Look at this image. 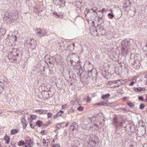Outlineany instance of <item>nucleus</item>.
<instances>
[{
    "label": "nucleus",
    "mask_w": 147,
    "mask_h": 147,
    "mask_svg": "<svg viewBox=\"0 0 147 147\" xmlns=\"http://www.w3.org/2000/svg\"><path fill=\"white\" fill-rule=\"evenodd\" d=\"M20 52L16 48H13L12 49L7 55L8 58L10 62L15 63L21 61V57L19 56Z\"/></svg>",
    "instance_id": "obj_1"
},
{
    "label": "nucleus",
    "mask_w": 147,
    "mask_h": 147,
    "mask_svg": "<svg viewBox=\"0 0 147 147\" xmlns=\"http://www.w3.org/2000/svg\"><path fill=\"white\" fill-rule=\"evenodd\" d=\"M113 123L114 125L117 127H119L121 128L124 127L125 128L127 127L125 121L123 120L121 117H115L113 118Z\"/></svg>",
    "instance_id": "obj_2"
},
{
    "label": "nucleus",
    "mask_w": 147,
    "mask_h": 147,
    "mask_svg": "<svg viewBox=\"0 0 147 147\" xmlns=\"http://www.w3.org/2000/svg\"><path fill=\"white\" fill-rule=\"evenodd\" d=\"M18 18L17 14L15 17H13L11 13L7 11L4 12V16L3 17V20L7 24H10L14 22Z\"/></svg>",
    "instance_id": "obj_3"
},
{
    "label": "nucleus",
    "mask_w": 147,
    "mask_h": 147,
    "mask_svg": "<svg viewBox=\"0 0 147 147\" xmlns=\"http://www.w3.org/2000/svg\"><path fill=\"white\" fill-rule=\"evenodd\" d=\"M35 32L36 35L40 37H42L46 35L48 36L47 31L44 29L36 28L35 30Z\"/></svg>",
    "instance_id": "obj_4"
},
{
    "label": "nucleus",
    "mask_w": 147,
    "mask_h": 147,
    "mask_svg": "<svg viewBox=\"0 0 147 147\" xmlns=\"http://www.w3.org/2000/svg\"><path fill=\"white\" fill-rule=\"evenodd\" d=\"M121 44V51L122 53H127L129 49L130 46L128 44V42L127 41H123L122 42Z\"/></svg>",
    "instance_id": "obj_5"
},
{
    "label": "nucleus",
    "mask_w": 147,
    "mask_h": 147,
    "mask_svg": "<svg viewBox=\"0 0 147 147\" xmlns=\"http://www.w3.org/2000/svg\"><path fill=\"white\" fill-rule=\"evenodd\" d=\"M45 62L47 63H49L50 64L53 65V58L49 55H47L45 57Z\"/></svg>",
    "instance_id": "obj_6"
},
{
    "label": "nucleus",
    "mask_w": 147,
    "mask_h": 147,
    "mask_svg": "<svg viewBox=\"0 0 147 147\" xmlns=\"http://www.w3.org/2000/svg\"><path fill=\"white\" fill-rule=\"evenodd\" d=\"M120 80H118L115 81H113L109 82V84H115L116 85L114 86L115 87H117L120 86L122 84Z\"/></svg>",
    "instance_id": "obj_7"
},
{
    "label": "nucleus",
    "mask_w": 147,
    "mask_h": 147,
    "mask_svg": "<svg viewBox=\"0 0 147 147\" xmlns=\"http://www.w3.org/2000/svg\"><path fill=\"white\" fill-rule=\"evenodd\" d=\"M127 126L129 128L128 130L131 132L133 131L135 129V126L132 121H130L129 124L127 125Z\"/></svg>",
    "instance_id": "obj_8"
},
{
    "label": "nucleus",
    "mask_w": 147,
    "mask_h": 147,
    "mask_svg": "<svg viewBox=\"0 0 147 147\" xmlns=\"http://www.w3.org/2000/svg\"><path fill=\"white\" fill-rule=\"evenodd\" d=\"M33 145V142L30 139L26 140L25 145L23 147H32Z\"/></svg>",
    "instance_id": "obj_9"
},
{
    "label": "nucleus",
    "mask_w": 147,
    "mask_h": 147,
    "mask_svg": "<svg viewBox=\"0 0 147 147\" xmlns=\"http://www.w3.org/2000/svg\"><path fill=\"white\" fill-rule=\"evenodd\" d=\"M76 69L75 72L76 73L77 75L78 76H79L80 78H81V75L82 74H80V65H75L74 66Z\"/></svg>",
    "instance_id": "obj_10"
},
{
    "label": "nucleus",
    "mask_w": 147,
    "mask_h": 147,
    "mask_svg": "<svg viewBox=\"0 0 147 147\" xmlns=\"http://www.w3.org/2000/svg\"><path fill=\"white\" fill-rule=\"evenodd\" d=\"M90 33L93 35H97V29L94 27L91 28L90 29Z\"/></svg>",
    "instance_id": "obj_11"
},
{
    "label": "nucleus",
    "mask_w": 147,
    "mask_h": 147,
    "mask_svg": "<svg viewBox=\"0 0 147 147\" xmlns=\"http://www.w3.org/2000/svg\"><path fill=\"white\" fill-rule=\"evenodd\" d=\"M63 0H53V2L54 4L57 5L61 6L62 5V3Z\"/></svg>",
    "instance_id": "obj_12"
},
{
    "label": "nucleus",
    "mask_w": 147,
    "mask_h": 147,
    "mask_svg": "<svg viewBox=\"0 0 147 147\" xmlns=\"http://www.w3.org/2000/svg\"><path fill=\"white\" fill-rule=\"evenodd\" d=\"M42 142L43 144V146H44L47 147L48 146V144H49V140L48 139L46 140L43 139L42 140Z\"/></svg>",
    "instance_id": "obj_13"
},
{
    "label": "nucleus",
    "mask_w": 147,
    "mask_h": 147,
    "mask_svg": "<svg viewBox=\"0 0 147 147\" xmlns=\"http://www.w3.org/2000/svg\"><path fill=\"white\" fill-rule=\"evenodd\" d=\"M131 3L129 0H127L125 1V3L123 4V6L124 8L126 9L130 5Z\"/></svg>",
    "instance_id": "obj_14"
},
{
    "label": "nucleus",
    "mask_w": 147,
    "mask_h": 147,
    "mask_svg": "<svg viewBox=\"0 0 147 147\" xmlns=\"http://www.w3.org/2000/svg\"><path fill=\"white\" fill-rule=\"evenodd\" d=\"M99 31L100 33L102 35H104L105 33V30L104 29L103 26H100L99 27Z\"/></svg>",
    "instance_id": "obj_15"
},
{
    "label": "nucleus",
    "mask_w": 147,
    "mask_h": 147,
    "mask_svg": "<svg viewBox=\"0 0 147 147\" xmlns=\"http://www.w3.org/2000/svg\"><path fill=\"white\" fill-rule=\"evenodd\" d=\"M6 33L5 30L3 28H0V40H1V37L2 35H4Z\"/></svg>",
    "instance_id": "obj_16"
},
{
    "label": "nucleus",
    "mask_w": 147,
    "mask_h": 147,
    "mask_svg": "<svg viewBox=\"0 0 147 147\" xmlns=\"http://www.w3.org/2000/svg\"><path fill=\"white\" fill-rule=\"evenodd\" d=\"M4 139L5 142V143L7 144H8L10 140V137L9 136H7L6 135L4 137Z\"/></svg>",
    "instance_id": "obj_17"
},
{
    "label": "nucleus",
    "mask_w": 147,
    "mask_h": 147,
    "mask_svg": "<svg viewBox=\"0 0 147 147\" xmlns=\"http://www.w3.org/2000/svg\"><path fill=\"white\" fill-rule=\"evenodd\" d=\"M19 131V130L17 129H12L11 131V135H14L17 133Z\"/></svg>",
    "instance_id": "obj_18"
},
{
    "label": "nucleus",
    "mask_w": 147,
    "mask_h": 147,
    "mask_svg": "<svg viewBox=\"0 0 147 147\" xmlns=\"http://www.w3.org/2000/svg\"><path fill=\"white\" fill-rule=\"evenodd\" d=\"M145 90L144 88L141 87H137L135 88V91L136 92H140L142 91H144Z\"/></svg>",
    "instance_id": "obj_19"
},
{
    "label": "nucleus",
    "mask_w": 147,
    "mask_h": 147,
    "mask_svg": "<svg viewBox=\"0 0 147 147\" xmlns=\"http://www.w3.org/2000/svg\"><path fill=\"white\" fill-rule=\"evenodd\" d=\"M74 57H75V59L76 60L74 62L76 63H78L80 60L79 57L76 54L74 53Z\"/></svg>",
    "instance_id": "obj_20"
},
{
    "label": "nucleus",
    "mask_w": 147,
    "mask_h": 147,
    "mask_svg": "<svg viewBox=\"0 0 147 147\" xmlns=\"http://www.w3.org/2000/svg\"><path fill=\"white\" fill-rule=\"evenodd\" d=\"M110 96L109 94H107L105 95H103L102 96V98L103 99H106Z\"/></svg>",
    "instance_id": "obj_21"
},
{
    "label": "nucleus",
    "mask_w": 147,
    "mask_h": 147,
    "mask_svg": "<svg viewBox=\"0 0 147 147\" xmlns=\"http://www.w3.org/2000/svg\"><path fill=\"white\" fill-rule=\"evenodd\" d=\"M11 41H12L13 43L15 42L17 40V37L16 36H11Z\"/></svg>",
    "instance_id": "obj_22"
},
{
    "label": "nucleus",
    "mask_w": 147,
    "mask_h": 147,
    "mask_svg": "<svg viewBox=\"0 0 147 147\" xmlns=\"http://www.w3.org/2000/svg\"><path fill=\"white\" fill-rule=\"evenodd\" d=\"M36 125L38 127H40L42 124V122L39 120L37 121L36 123Z\"/></svg>",
    "instance_id": "obj_23"
},
{
    "label": "nucleus",
    "mask_w": 147,
    "mask_h": 147,
    "mask_svg": "<svg viewBox=\"0 0 147 147\" xmlns=\"http://www.w3.org/2000/svg\"><path fill=\"white\" fill-rule=\"evenodd\" d=\"M18 145L19 146H24L25 143L22 140L20 141L18 143Z\"/></svg>",
    "instance_id": "obj_24"
},
{
    "label": "nucleus",
    "mask_w": 147,
    "mask_h": 147,
    "mask_svg": "<svg viewBox=\"0 0 147 147\" xmlns=\"http://www.w3.org/2000/svg\"><path fill=\"white\" fill-rule=\"evenodd\" d=\"M61 127H63L65 126H67L69 125V123L67 122H63L61 123Z\"/></svg>",
    "instance_id": "obj_25"
},
{
    "label": "nucleus",
    "mask_w": 147,
    "mask_h": 147,
    "mask_svg": "<svg viewBox=\"0 0 147 147\" xmlns=\"http://www.w3.org/2000/svg\"><path fill=\"white\" fill-rule=\"evenodd\" d=\"M138 123L140 126L144 127L145 126V123L142 121L140 120L139 121Z\"/></svg>",
    "instance_id": "obj_26"
},
{
    "label": "nucleus",
    "mask_w": 147,
    "mask_h": 147,
    "mask_svg": "<svg viewBox=\"0 0 147 147\" xmlns=\"http://www.w3.org/2000/svg\"><path fill=\"white\" fill-rule=\"evenodd\" d=\"M61 56L57 55L55 57L56 61H61Z\"/></svg>",
    "instance_id": "obj_27"
},
{
    "label": "nucleus",
    "mask_w": 147,
    "mask_h": 147,
    "mask_svg": "<svg viewBox=\"0 0 147 147\" xmlns=\"http://www.w3.org/2000/svg\"><path fill=\"white\" fill-rule=\"evenodd\" d=\"M37 117V116L35 115H31L30 116V119L31 120H33L36 119Z\"/></svg>",
    "instance_id": "obj_28"
},
{
    "label": "nucleus",
    "mask_w": 147,
    "mask_h": 147,
    "mask_svg": "<svg viewBox=\"0 0 147 147\" xmlns=\"http://www.w3.org/2000/svg\"><path fill=\"white\" fill-rule=\"evenodd\" d=\"M117 13H119V15L117 16V18H120L122 16V12L121 9L118 10L117 12Z\"/></svg>",
    "instance_id": "obj_29"
},
{
    "label": "nucleus",
    "mask_w": 147,
    "mask_h": 147,
    "mask_svg": "<svg viewBox=\"0 0 147 147\" xmlns=\"http://www.w3.org/2000/svg\"><path fill=\"white\" fill-rule=\"evenodd\" d=\"M34 11L36 13H38L40 11L36 7H34Z\"/></svg>",
    "instance_id": "obj_30"
},
{
    "label": "nucleus",
    "mask_w": 147,
    "mask_h": 147,
    "mask_svg": "<svg viewBox=\"0 0 147 147\" xmlns=\"http://www.w3.org/2000/svg\"><path fill=\"white\" fill-rule=\"evenodd\" d=\"M108 16L110 19H112L114 17V15L111 13H110L108 14Z\"/></svg>",
    "instance_id": "obj_31"
},
{
    "label": "nucleus",
    "mask_w": 147,
    "mask_h": 147,
    "mask_svg": "<svg viewBox=\"0 0 147 147\" xmlns=\"http://www.w3.org/2000/svg\"><path fill=\"white\" fill-rule=\"evenodd\" d=\"M31 47L33 50H34L36 48V44H33L31 42L30 43Z\"/></svg>",
    "instance_id": "obj_32"
},
{
    "label": "nucleus",
    "mask_w": 147,
    "mask_h": 147,
    "mask_svg": "<svg viewBox=\"0 0 147 147\" xmlns=\"http://www.w3.org/2000/svg\"><path fill=\"white\" fill-rule=\"evenodd\" d=\"M53 13L54 15L56 16L57 17L60 18L61 17L60 14L59 13H57L56 12H53Z\"/></svg>",
    "instance_id": "obj_33"
},
{
    "label": "nucleus",
    "mask_w": 147,
    "mask_h": 147,
    "mask_svg": "<svg viewBox=\"0 0 147 147\" xmlns=\"http://www.w3.org/2000/svg\"><path fill=\"white\" fill-rule=\"evenodd\" d=\"M67 60H68L70 62L71 65H73V60H71V59L70 58V57H68L67 58Z\"/></svg>",
    "instance_id": "obj_34"
},
{
    "label": "nucleus",
    "mask_w": 147,
    "mask_h": 147,
    "mask_svg": "<svg viewBox=\"0 0 147 147\" xmlns=\"http://www.w3.org/2000/svg\"><path fill=\"white\" fill-rule=\"evenodd\" d=\"M102 105H106L108 104V100L106 101L105 102H101Z\"/></svg>",
    "instance_id": "obj_35"
},
{
    "label": "nucleus",
    "mask_w": 147,
    "mask_h": 147,
    "mask_svg": "<svg viewBox=\"0 0 147 147\" xmlns=\"http://www.w3.org/2000/svg\"><path fill=\"white\" fill-rule=\"evenodd\" d=\"M77 109L79 111H82L84 109V108L83 107L80 106L77 108Z\"/></svg>",
    "instance_id": "obj_36"
},
{
    "label": "nucleus",
    "mask_w": 147,
    "mask_h": 147,
    "mask_svg": "<svg viewBox=\"0 0 147 147\" xmlns=\"http://www.w3.org/2000/svg\"><path fill=\"white\" fill-rule=\"evenodd\" d=\"M128 105L130 107H133L135 105L134 104L132 103L131 102H129L127 103Z\"/></svg>",
    "instance_id": "obj_37"
},
{
    "label": "nucleus",
    "mask_w": 147,
    "mask_h": 147,
    "mask_svg": "<svg viewBox=\"0 0 147 147\" xmlns=\"http://www.w3.org/2000/svg\"><path fill=\"white\" fill-rule=\"evenodd\" d=\"M64 111H60L59 112H58L57 114V115L61 116L62 114H63L64 113Z\"/></svg>",
    "instance_id": "obj_38"
},
{
    "label": "nucleus",
    "mask_w": 147,
    "mask_h": 147,
    "mask_svg": "<svg viewBox=\"0 0 147 147\" xmlns=\"http://www.w3.org/2000/svg\"><path fill=\"white\" fill-rule=\"evenodd\" d=\"M136 62H135V63L134 65V67L136 69H138V68H139V67H140V66L139 65H136V66H135V65H136Z\"/></svg>",
    "instance_id": "obj_39"
},
{
    "label": "nucleus",
    "mask_w": 147,
    "mask_h": 147,
    "mask_svg": "<svg viewBox=\"0 0 147 147\" xmlns=\"http://www.w3.org/2000/svg\"><path fill=\"white\" fill-rule=\"evenodd\" d=\"M144 107V104H141L140 106V108L141 109H143Z\"/></svg>",
    "instance_id": "obj_40"
},
{
    "label": "nucleus",
    "mask_w": 147,
    "mask_h": 147,
    "mask_svg": "<svg viewBox=\"0 0 147 147\" xmlns=\"http://www.w3.org/2000/svg\"><path fill=\"white\" fill-rule=\"evenodd\" d=\"M97 9L96 7H94L91 9V10H92L93 12L94 13H96V11Z\"/></svg>",
    "instance_id": "obj_41"
},
{
    "label": "nucleus",
    "mask_w": 147,
    "mask_h": 147,
    "mask_svg": "<svg viewBox=\"0 0 147 147\" xmlns=\"http://www.w3.org/2000/svg\"><path fill=\"white\" fill-rule=\"evenodd\" d=\"M90 10H88L87 9H86V10L84 12V14L86 16L89 12Z\"/></svg>",
    "instance_id": "obj_42"
},
{
    "label": "nucleus",
    "mask_w": 147,
    "mask_h": 147,
    "mask_svg": "<svg viewBox=\"0 0 147 147\" xmlns=\"http://www.w3.org/2000/svg\"><path fill=\"white\" fill-rule=\"evenodd\" d=\"M93 124L94 125V126H96V129H98V128H100L101 127V126L100 125V126H99L98 125L96 124L95 123H94Z\"/></svg>",
    "instance_id": "obj_43"
},
{
    "label": "nucleus",
    "mask_w": 147,
    "mask_h": 147,
    "mask_svg": "<svg viewBox=\"0 0 147 147\" xmlns=\"http://www.w3.org/2000/svg\"><path fill=\"white\" fill-rule=\"evenodd\" d=\"M91 101V98L89 96H88L87 98L86 101L87 102H90Z\"/></svg>",
    "instance_id": "obj_44"
},
{
    "label": "nucleus",
    "mask_w": 147,
    "mask_h": 147,
    "mask_svg": "<svg viewBox=\"0 0 147 147\" xmlns=\"http://www.w3.org/2000/svg\"><path fill=\"white\" fill-rule=\"evenodd\" d=\"M42 111H43V110L42 109H40L38 110H37V111H38L39 113L40 114H44Z\"/></svg>",
    "instance_id": "obj_45"
},
{
    "label": "nucleus",
    "mask_w": 147,
    "mask_h": 147,
    "mask_svg": "<svg viewBox=\"0 0 147 147\" xmlns=\"http://www.w3.org/2000/svg\"><path fill=\"white\" fill-rule=\"evenodd\" d=\"M60 146L59 144H56L55 145H53V147H59Z\"/></svg>",
    "instance_id": "obj_46"
},
{
    "label": "nucleus",
    "mask_w": 147,
    "mask_h": 147,
    "mask_svg": "<svg viewBox=\"0 0 147 147\" xmlns=\"http://www.w3.org/2000/svg\"><path fill=\"white\" fill-rule=\"evenodd\" d=\"M138 100H143V97H142V96H140L138 97Z\"/></svg>",
    "instance_id": "obj_47"
},
{
    "label": "nucleus",
    "mask_w": 147,
    "mask_h": 147,
    "mask_svg": "<svg viewBox=\"0 0 147 147\" xmlns=\"http://www.w3.org/2000/svg\"><path fill=\"white\" fill-rule=\"evenodd\" d=\"M48 117L51 118L52 117V115L50 113H49L47 114Z\"/></svg>",
    "instance_id": "obj_48"
},
{
    "label": "nucleus",
    "mask_w": 147,
    "mask_h": 147,
    "mask_svg": "<svg viewBox=\"0 0 147 147\" xmlns=\"http://www.w3.org/2000/svg\"><path fill=\"white\" fill-rule=\"evenodd\" d=\"M56 127L57 128L60 129L61 127V123L57 124Z\"/></svg>",
    "instance_id": "obj_49"
},
{
    "label": "nucleus",
    "mask_w": 147,
    "mask_h": 147,
    "mask_svg": "<svg viewBox=\"0 0 147 147\" xmlns=\"http://www.w3.org/2000/svg\"><path fill=\"white\" fill-rule=\"evenodd\" d=\"M67 105L66 104L62 106V109L67 108Z\"/></svg>",
    "instance_id": "obj_50"
},
{
    "label": "nucleus",
    "mask_w": 147,
    "mask_h": 147,
    "mask_svg": "<svg viewBox=\"0 0 147 147\" xmlns=\"http://www.w3.org/2000/svg\"><path fill=\"white\" fill-rule=\"evenodd\" d=\"M45 130H42L41 131L40 133L42 134V135L45 134Z\"/></svg>",
    "instance_id": "obj_51"
},
{
    "label": "nucleus",
    "mask_w": 147,
    "mask_h": 147,
    "mask_svg": "<svg viewBox=\"0 0 147 147\" xmlns=\"http://www.w3.org/2000/svg\"><path fill=\"white\" fill-rule=\"evenodd\" d=\"M74 129H77V128H76V127H75V126H77V127H78V124H77L76 123L74 122Z\"/></svg>",
    "instance_id": "obj_52"
},
{
    "label": "nucleus",
    "mask_w": 147,
    "mask_h": 147,
    "mask_svg": "<svg viewBox=\"0 0 147 147\" xmlns=\"http://www.w3.org/2000/svg\"><path fill=\"white\" fill-rule=\"evenodd\" d=\"M18 13L17 12L16 13H13L12 14V15H13V16H12V17H15V16L16 15V14L18 16Z\"/></svg>",
    "instance_id": "obj_53"
},
{
    "label": "nucleus",
    "mask_w": 147,
    "mask_h": 147,
    "mask_svg": "<svg viewBox=\"0 0 147 147\" xmlns=\"http://www.w3.org/2000/svg\"><path fill=\"white\" fill-rule=\"evenodd\" d=\"M134 83V82L133 81V82H131V83L130 84H129V85L130 86H132Z\"/></svg>",
    "instance_id": "obj_54"
},
{
    "label": "nucleus",
    "mask_w": 147,
    "mask_h": 147,
    "mask_svg": "<svg viewBox=\"0 0 147 147\" xmlns=\"http://www.w3.org/2000/svg\"><path fill=\"white\" fill-rule=\"evenodd\" d=\"M97 119V118L95 117H93L92 118V121H93L94 120H96V119Z\"/></svg>",
    "instance_id": "obj_55"
},
{
    "label": "nucleus",
    "mask_w": 147,
    "mask_h": 147,
    "mask_svg": "<svg viewBox=\"0 0 147 147\" xmlns=\"http://www.w3.org/2000/svg\"><path fill=\"white\" fill-rule=\"evenodd\" d=\"M43 111H43L44 114L46 113L47 112V111L45 110H43Z\"/></svg>",
    "instance_id": "obj_56"
},
{
    "label": "nucleus",
    "mask_w": 147,
    "mask_h": 147,
    "mask_svg": "<svg viewBox=\"0 0 147 147\" xmlns=\"http://www.w3.org/2000/svg\"><path fill=\"white\" fill-rule=\"evenodd\" d=\"M105 10V9L104 8H103L101 11H100L102 12V13H103L104 11Z\"/></svg>",
    "instance_id": "obj_57"
},
{
    "label": "nucleus",
    "mask_w": 147,
    "mask_h": 147,
    "mask_svg": "<svg viewBox=\"0 0 147 147\" xmlns=\"http://www.w3.org/2000/svg\"><path fill=\"white\" fill-rule=\"evenodd\" d=\"M97 104L99 106L102 105L101 102H98L97 103Z\"/></svg>",
    "instance_id": "obj_58"
},
{
    "label": "nucleus",
    "mask_w": 147,
    "mask_h": 147,
    "mask_svg": "<svg viewBox=\"0 0 147 147\" xmlns=\"http://www.w3.org/2000/svg\"><path fill=\"white\" fill-rule=\"evenodd\" d=\"M30 126L32 128H34V126L32 124H30Z\"/></svg>",
    "instance_id": "obj_59"
},
{
    "label": "nucleus",
    "mask_w": 147,
    "mask_h": 147,
    "mask_svg": "<svg viewBox=\"0 0 147 147\" xmlns=\"http://www.w3.org/2000/svg\"><path fill=\"white\" fill-rule=\"evenodd\" d=\"M23 125L24 127H26V124L25 123H24V124H23Z\"/></svg>",
    "instance_id": "obj_60"
},
{
    "label": "nucleus",
    "mask_w": 147,
    "mask_h": 147,
    "mask_svg": "<svg viewBox=\"0 0 147 147\" xmlns=\"http://www.w3.org/2000/svg\"><path fill=\"white\" fill-rule=\"evenodd\" d=\"M92 70H90H90L88 71V73L89 74L90 73H91L92 72Z\"/></svg>",
    "instance_id": "obj_61"
},
{
    "label": "nucleus",
    "mask_w": 147,
    "mask_h": 147,
    "mask_svg": "<svg viewBox=\"0 0 147 147\" xmlns=\"http://www.w3.org/2000/svg\"><path fill=\"white\" fill-rule=\"evenodd\" d=\"M127 99V98L126 97H123V100H126Z\"/></svg>",
    "instance_id": "obj_62"
},
{
    "label": "nucleus",
    "mask_w": 147,
    "mask_h": 147,
    "mask_svg": "<svg viewBox=\"0 0 147 147\" xmlns=\"http://www.w3.org/2000/svg\"><path fill=\"white\" fill-rule=\"evenodd\" d=\"M73 123H72V124L71 125H70V126L69 127L70 129H71V127H72L73 126Z\"/></svg>",
    "instance_id": "obj_63"
},
{
    "label": "nucleus",
    "mask_w": 147,
    "mask_h": 147,
    "mask_svg": "<svg viewBox=\"0 0 147 147\" xmlns=\"http://www.w3.org/2000/svg\"><path fill=\"white\" fill-rule=\"evenodd\" d=\"M74 102L73 101H71L70 102V104H72Z\"/></svg>",
    "instance_id": "obj_64"
}]
</instances>
